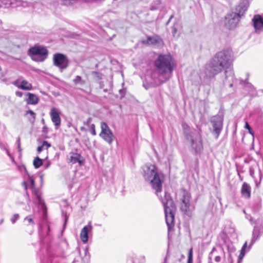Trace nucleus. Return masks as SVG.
<instances>
[{
    "instance_id": "obj_1",
    "label": "nucleus",
    "mask_w": 263,
    "mask_h": 263,
    "mask_svg": "<svg viewBox=\"0 0 263 263\" xmlns=\"http://www.w3.org/2000/svg\"><path fill=\"white\" fill-rule=\"evenodd\" d=\"M231 63V57L230 52L223 50L217 52L205 66L204 69L205 78H213L215 76L225 70L226 78L228 77V73L234 78L232 70H227Z\"/></svg>"
},
{
    "instance_id": "obj_2",
    "label": "nucleus",
    "mask_w": 263,
    "mask_h": 263,
    "mask_svg": "<svg viewBox=\"0 0 263 263\" xmlns=\"http://www.w3.org/2000/svg\"><path fill=\"white\" fill-rule=\"evenodd\" d=\"M142 170V175L145 180L149 182L156 195L158 197L161 196L159 194L162 191V184L164 182L163 174L158 172L155 165L150 163L143 165Z\"/></svg>"
},
{
    "instance_id": "obj_3",
    "label": "nucleus",
    "mask_w": 263,
    "mask_h": 263,
    "mask_svg": "<svg viewBox=\"0 0 263 263\" xmlns=\"http://www.w3.org/2000/svg\"><path fill=\"white\" fill-rule=\"evenodd\" d=\"M155 65L160 76H164L163 82L169 80L175 66L173 58L170 54H160L155 61Z\"/></svg>"
},
{
    "instance_id": "obj_4",
    "label": "nucleus",
    "mask_w": 263,
    "mask_h": 263,
    "mask_svg": "<svg viewBox=\"0 0 263 263\" xmlns=\"http://www.w3.org/2000/svg\"><path fill=\"white\" fill-rule=\"evenodd\" d=\"M158 197L164 207L166 223L169 231L174 226V213L176 206L169 193L165 192L163 196Z\"/></svg>"
},
{
    "instance_id": "obj_5",
    "label": "nucleus",
    "mask_w": 263,
    "mask_h": 263,
    "mask_svg": "<svg viewBox=\"0 0 263 263\" xmlns=\"http://www.w3.org/2000/svg\"><path fill=\"white\" fill-rule=\"evenodd\" d=\"M183 134L188 141H191L192 151L196 154H200L203 150L202 140L201 136L191 128L187 124L183 123L182 124Z\"/></svg>"
},
{
    "instance_id": "obj_6",
    "label": "nucleus",
    "mask_w": 263,
    "mask_h": 263,
    "mask_svg": "<svg viewBox=\"0 0 263 263\" xmlns=\"http://www.w3.org/2000/svg\"><path fill=\"white\" fill-rule=\"evenodd\" d=\"M29 53L33 60L43 62L47 57L48 50L44 47H34L29 49Z\"/></svg>"
},
{
    "instance_id": "obj_7",
    "label": "nucleus",
    "mask_w": 263,
    "mask_h": 263,
    "mask_svg": "<svg viewBox=\"0 0 263 263\" xmlns=\"http://www.w3.org/2000/svg\"><path fill=\"white\" fill-rule=\"evenodd\" d=\"M191 198L190 194L184 191L180 199V209L182 212L186 215H189L190 212L194 209V205L191 203Z\"/></svg>"
},
{
    "instance_id": "obj_8",
    "label": "nucleus",
    "mask_w": 263,
    "mask_h": 263,
    "mask_svg": "<svg viewBox=\"0 0 263 263\" xmlns=\"http://www.w3.org/2000/svg\"><path fill=\"white\" fill-rule=\"evenodd\" d=\"M25 173L28 176V186L32 189V194L35 197L36 202L43 209L45 207V203L43 200L39 191L35 188L34 179L32 176L29 174L25 168Z\"/></svg>"
},
{
    "instance_id": "obj_9",
    "label": "nucleus",
    "mask_w": 263,
    "mask_h": 263,
    "mask_svg": "<svg viewBox=\"0 0 263 263\" xmlns=\"http://www.w3.org/2000/svg\"><path fill=\"white\" fill-rule=\"evenodd\" d=\"M223 118L219 115L213 116L210 120L213 127V134L218 138L223 127Z\"/></svg>"
},
{
    "instance_id": "obj_10",
    "label": "nucleus",
    "mask_w": 263,
    "mask_h": 263,
    "mask_svg": "<svg viewBox=\"0 0 263 263\" xmlns=\"http://www.w3.org/2000/svg\"><path fill=\"white\" fill-rule=\"evenodd\" d=\"M101 131L99 136L107 143L111 144L114 141V136L109 126L105 122H102L101 123Z\"/></svg>"
},
{
    "instance_id": "obj_11",
    "label": "nucleus",
    "mask_w": 263,
    "mask_h": 263,
    "mask_svg": "<svg viewBox=\"0 0 263 263\" xmlns=\"http://www.w3.org/2000/svg\"><path fill=\"white\" fill-rule=\"evenodd\" d=\"M53 62L54 65L58 67L61 71L66 69L69 65V61L67 57L62 53L54 54Z\"/></svg>"
},
{
    "instance_id": "obj_12",
    "label": "nucleus",
    "mask_w": 263,
    "mask_h": 263,
    "mask_svg": "<svg viewBox=\"0 0 263 263\" xmlns=\"http://www.w3.org/2000/svg\"><path fill=\"white\" fill-rule=\"evenodd\" d=\"M239 18L236 13L230 12L225 16L224 25L228 29H233L236 27Z\"/></svg>"
},
{
    "instance_id": "obj_13",
    "label": "nucleus",
    "mask_w": 263,
    "mask_h": 263,
    "mask_svg": "<svg viewBox=\"0 0 263 263\" xmlns=\"http://www.w3.org/2000/svg\"><path fill=\"white\" fill-rule=\"evenodd\" d=\"M49 114L52 122L55 125V128L58 129L61 124V119L60 117L59 112L55 107H52Z\"/></svg>"
},
{
    "instance_id": "obj_14",
    "label": "nucleus",
    "mask_w": 263,
    "mask_h": 263,
    "mask_svg": "<svg viewBox=\"0 0 263 263\" xmlns=\"http://www.w3.org/2000/svg\"><path fill=\"white\" fill-rule=\"evenodd\" d=\"M252 21L256 32L259 33L263 31V18L260 15H255Z\"/></svg>"
},
{
    "instance_id": "obj_15",
    "label": "nucleus",
    "mask_w": 263,
    "mask_h": 263,
    "mask_svg": "<svg viewBox=\"0 0 263 263\" xmlns=\"http://www.w3.org/2000/svg\"><path fill=\"white\" fill-rule=\"evenodd\" d=\"M21 79L16 80L12 82V84L19 89L24 90H30L32 89V85L27 80H23L20 81Z\"/></svg>"
},
{
    "instance_id": "obj_16",
    "label": "nucleus",
    "mask_w": 263,
    "mask_h": 263,
    "mask_svg": "<svg viewBox=\"0 0 263 263\" xmlns=\"http://www.w3.org/2000/svg\"><path fill=\"white\" fill-rule=\"evenodd\" d=\"M92 230V226L91 224L85 226L82 229L80 233V238L83 242L86 243L87 242L88 233L91 232Z\"/></svg>"
},
{
    "instance_id": "obj_17",
    "label": "nucleus",
    "mask_w": 263,
    "mask_h": 263,
    "mask_svg": "<svg viewBox=\"0 0 263 263\" xmlns=\"http://www.w3.org/2000/svg\"><path fill=\"white\" fill-rule=\"evenodd\" d=\"M241 194L242 197L249 199L251 197V187L246 182H243L241 188Z\"/></svg>"
},
{
    "instance_id": "obj_18",
    "label": "nucleus",
    "mask_w": 263,
    "mask_h": 263,
    "mask_svg": "<svg viewBox=\"0 0 263 263\" xmlns=\"http://www.w3.org/2000/svg\"><path fill=\"white\" fill-rule=\"evenodd\" d=\"M248 8V3L246 2H243L240 3L236 7V12H233L236 13L238 14V17L240 18L241 16L245 14L246 11L247 10Z\"/></svg>"
},
{
    "instance_id": "obj_19",
    "label": "nucleus",
    "mask_w": 263,
    "mask_h": 263,
    "mask_svg": "<svg viewBox=\"0 0 263 263\" xmlns=\"http://www.w3.org/2000/svg\"><path fill=\"white\" fill-rule=\"evenodd\" d=\"M26 96L27 98L25 99V101L27 104L36 105L39 103V98L37 95L30 92H28L26 93Z\"/></svg>"
},
{
    "instance_id": "obj_20",
    "label": "nucleus",
    "mask_w": 263,
    "mask_h": 263,
    "mask_svg": "<svg viewBox=\"0 0 263 263\" xmlns=\"http://www.w3.org/2000/svg\"><path fill=\"white\" fill-rule=\"evenodd\" d=\"M260 236V232L259 231L256 229V227H254V228L252 232V236L251 240V242L249 247V250L251 248V247L253 245L255 242L258 239Z\"/></svg>"
},
{
    "instance_id": "obj_21",
    "label": "nucleus",
    "mask_w": 263,
    "mask_h": 263,
    "mask_svg": "<svg viewBox=\"0 0 263 263\" xmlns=\"http://www.w3.org/2000/svg\"><path fill=\"white\" fill-rule=\"evenodd\" d=\"M147 43L149 44L159 45L162 44V40L159 36H152L147 38Z\"/></svg>"
},
{
    "instance_id": "obj_22",
    "label": "nucleus",
    "mask_w": 263,
    "mask_h": 263,
    "mask_svg": "<svg viewBox=\"0 0 263 263\" xmlns=\"http://www.w3.org/2000/svg\"><path fill=\"white\" fill-rule=\"evenodd\" d=\"M26 116H27L29 122L33 124L36 117L35 113L31 110H29L26 111Z\"/></svg>"
},
{
    "instance_id": "obj_23",
    "label": "nucleus",
    "mask_w": 263,
    "mask_h": 263,
    "mask_svg": "<svg viewBox=\"0 0 263 263\" xmlns=\"http://www.w3.org/2000/svg\"><path fill=\"white\" fill-rule=\"evenodd\" d=\"M224 233L228 235L232 236L235 234V230L234 227L231 224L226 226L224 230Z\"/></svg>"
},
{
    "instance_id": "obj_24",
    "label": "nucleus",
    "mask_w": 263,
    "mask_h": 263,
    "mask_svg": "<svg viewBox=\"0 0 263 263\" xmlns=\"http://www.w3.org/2000/svg\"><path fill=\"white\" fill-rule=\"evenodd\" d=\"M80 155L78 154H72V155L70 156V162H71L72 163L79 162L80 164H81L82 161L80 160Z\"/></svg>"
},
{
    "instance_id": "obj_25",
    "label": "nucleus",
    "mask_w": 263,
    "mask_h": 263,
    "mask_svg": "<svg viewBox=\"0 0 263 263\" xmlns=\"http://www.w3.org/2000/svg\"><path fill=\"white\" fill-rule=\"evenodd\" d=\"M50 144L46 141H44L42 144L38 146L37 151L39 153H40L46 147V149H48V147H50Z\"/></svg>"
},
{
    "instance_id": "obj_26",
    "label": "nucleus",
    "mask_w": 263,
    "mask_h": 263,
    "mask_svg": "<svg viewBox=\"0 0 263 263\" xmlns=\"http://www.w3.org/2000/svg\"><path fill=\"white\" fill-rule=\"evenodd\" d=\"M73 82L75 85L80 84L83 85L85 83V81L82 80V77L79 76H77L73 80Z\"/></svg>"
},
{
    "instance_id": "obj_27",
    "label": "nucleus",
    "mask_w": 263,
    "mask_h": 263,
    "mask_svg": "<svg viewBox=\"0 0 263 263\" xmlns=\"http://www.w3.org/2000/svg\"><path fill=\"white\" fill-rule=\"evenodd\" d=\"M43 164L42 160L39 157H36L33 160V165L35 168H39Z\"/></svg>"
},
{
    "instance_id": "obj_28",
    "label": "nucleus",
    "mask_w": 263,
    "mask_h": 263,
    "mask_svg": "<svg viewBox=\"0 0 263 263\" xmlns=\"http://www.w3.org/2000/svg\"><path fill=\"white\" fill-rule=\"evenodd\" d=\"M77 0H59V2L62 5L69 6L75 3Z\"/></svg>"
},
{
    "instance_id": "obj_29",
    "label": "nucleus",
    "mask_w": 263,
    "mask_h": 263,
    "mask_svg": "<svg viewBox=\"0 0 263 263\" xmlns=\"http://www.w3.org/2000/svg\"><path fill=\"white\" fill-rule=\"evenodd\" d=\"M187 263H193V248L189 250Z\"/></svg>"
},
{
    "instance_id": "obj_30",
    "label": "nucleus",
    "mask_w": 263,
    "mask_h": 263,
    "mask_svg": "<svg viewBox=\"0 0 263 263\" xmlns=\"http://www.w3.org/2000/svg\"><path fill=\"white\" fill-rule=\"evenodd\" d=\"M247 247V242L246 241L244 243V245H243V246L241 248V252H240V255L239 256V258L243 257V256H245V250Z\"/></svg>"
},
{
    "instance_id": "obj_31",
    "label": "nucleus",
    "mask_w": 263,
    "mask_h": 263,
    "mask_svg": "<svg viewBox=\"0 0 263 263\" xmlns=\"http://www.w3.org/2000/svg\"><path fill=\"white\" fill-rule=\"evenodd\" d=\"M92 74L97 79V80H99L102 79V74L97 71H92Z\"/></svg>"
},
{
    "instance_id": "obj_32",
    "label": "nucleus",
    "mask_w": 263,
    "mask_h": 263,
    "mask_svg": "<svg viewBox=\"0 0 263 263\" xmlns=\"http://www.w3.org/2000/svg\"><path fill=\"white\" fill-rule=\"evenodd\" d=\"M89 128V130L91 133V134L93 135V136H95L96 135V130H95V125L94 124H92L91 125H90L89 127H88Z\"/></svg>"
},
{
    "instance_id": "obj_33",
    "label": "nucleus",
    "mask_w": 263,
    "mask_h": 263,
    "mask_svg": "<svg viewBox=\"0 0 263 263\" xmlns=\"http://www.w3.org/2000/svg\"><path fill=\"white\" fill-rule=\"evenodd\" d=\"M20 218V215L18 214H14L11 218V222L14 224L17 221V220Z\"/></svg>"
},
{
    "instance_id": "obj_34",
    "label": "nucleus",
    "mask_w": 263,
    "mask_h": 263,
    "mask_svg": "<svg viewBox=\"0 0 263 263\" xmlns=\"http://www.w3.org/2000/svg\"><path fill=\"white\" fill-rule=\"evenodd\" d=\"M243 213L246 214V218L250 221L251 224L254 223V221L253 218L251 217L250 215L247 214L246 213L245 210H243Z\"/></svg>"
},
{
    "instance_id": "obj_35",
    "label": "nucleus",
    "mask_w": 263,
    "mask_h": 263,
    "mask_svg": "<svg viewBox=\"0 0 263 263\" xmlns=\"http://www.w3.org/2000/svg\"><path fill=\"white\" fill-rule=\"evenodd\" d=\"M24 220L25 221H27L28 223H32L33 224L34 223V222H33V219L32 218V217L30 216H27L26 217L25 219H24Z\"/></svg>"
},
{
    "instance_id": "obj_36",
    "label": "nucleus",
    "mask_w": 263,
    "mask_h": 263,
    "mask_svg": "<svg viewBox=\"0 0 263 263\" xmlns=\"http://www.w3.org/2000/svg\"><path fill=\"white\" fill-rule=\"evenodd\" d=\"M245 128L247 129H248L249 133L253 135V133L252 132V128H251L250 126L249 125L248 123L247 122H246L245 124Z\"/></svg>"
},
{
    "instance_id": "obj_37",
    "label": "nucleus",
    "mask_w": 263,
    "mask_h": 263,
    "mask_svg": "<svg viewBox=\"0 0 263 263\" xmlns=\"http://www.w3.org/2000/svg\"><path fill=\"white\" fill-rule=\"evenodd\" d=\"M92 121V118L89 117L88 118L87 120L84 122V124L87 125L88 127H89L90 125H91V122Z\"/></svg>"
},
{
    "instance_id": "obj_38",
    "label": "nucleus",
    "mask_w": 263,
    "mask_h": 263,
    "mask_svg": "<svg viewBox=\"0 0 263 263\" xmlns=\"http://www.w3.org/2000/svg\"><path fill=\"white\" fill-rule=\"evenodd\" d=\"M177 29L175 27V26L174 25L173 27H172V31L173 36H175V35L177 33Z\"/></svg>"
},
{
    "instance_id": "obj_39",
    "label": "nucleus",
    "mask_w": 263,
    "mask_h": 263,
    "mask_svg": "<svg viewBox=\"0 0 263 263\" xmlns=\"http://www.w3.org/2000/svg\"><path fill=\"white\" fill-rule=\"evenodd\" d=\"M216 251V249H215V248H213V249H212V251L211 252V253H210V254H209V258H210V259H212V258L213 257V254L215 252V251Z\"/></svg>"
},
{
    "instance_id": "obj_40",
    "label": "nucleus",
    "mask_w": 263,
    "mask_h": 263,
    "mask_svg": "<svg viewBox=\"0 0 263 263\" xmlns=\"http://www.w3.org/2000/svg\"><path fill=\"white\" fill-rule=\"evenodd\" d=\"M221 258L220 256L219 255H216L215 257V258H214V260L216 262H220L221 261Z\"/></svg>"
},
{
    "instance_id": "obj_41",
    "label": "nucleus",
    "mask_w": 263,
    "mask_h": 263,
    "mask_svg": "<svg viewBox=\"0 0 263 263\" xmlns=\"http://www.w3.org/2000/svg\"><path fill=\"white\" fill-rule=\"evenodd\" d=\"M6 0H0V7H3L4 5L7 4V3L5 2Z\"/></svg>"
},
{
    "instance_id": "obj_42",
    "label": "nucleus",
    "mask_w": 263,
    "mask_h": 263,
    "mask_svg": "<svg viewBox=\"0 0 263 263\" xmlns=\"http://www.w3.org/2000/svg\"><path fill=\"white\" fill-rule=\"evenodd\" d=\"M5 74V73L4 71H3L1 67L0 66V79L4 77Z\"/></svg>"
},
{
    "instance_id": "obj_43",
    "label": "nucleus",
    "mask_w": 263,
    "mask_h": 263,
    "mask_svg": "<svg viewBox=\"0 0 263 263\" xmlns=\"http://www.w3.org/2000/svg\"><path fill=\"white\" fill-rule=\"evenodd\" d=\"M15 95L17 97H22L23 96V92L21 91H17L15 92Z\"/></svg>"
},
{
    "instance_id": "obj_44",
    "label": "nucleus",
    "mask_w": 263,
    "mask_h": 263,
    "mask_svg": "<svg viewBox=\"0 0 263 263\" xmlns=\"http://www.w3.org/2000/svg\"><path fill=\"white\" fill-rule=\"evenodd\" d=\"M22 185L24 187L25 190H27L28 184L26 182H25V181L23 182L22 183Z\"/></svg>"
},
{
    "instance_id": "obj_45",
    "label": "nucleus",
    "mask_w": 263,
    "mask_h": 263,
    "mask_svg": "<svg viewBox=\"0 0 263 263\" xmlns=\"http://www.w3.org/2000/svg\"><path fill=\"white\" fill-rule=\"evenodd\" d=\"M246 86L248 87L249 89H252L253 87V86L250 83H246Z\"/></svg>"
},
{
    "instance_id": "obj_46",
    "label": "nucleus",
    "mask_w": 263,
    "mask_h": 263,
    "mask_svg": "<svg viewBox=\"0 0 263 263\" xmlns=\"http://www.w3.org/2000/svg\"><path fill=\"white\" fill-rule=\"evenodd\" d=\"M21 138L20 137H18L17 139V145H21Z\"/></svg>"
},
{
    "instance_id": "obj_47",
    "label": "nucleus",
    "mask_w": 263,
    "mask_h": 263,
    "mask_svg": "<svg viewBox=\"0 0 263 263\" xmlns=\"http://www.w3.org/2000/svg\"><path fill=\"white\" fill-rule=\"evenodd\" d=\"M237 80L235 79L234 81H233V83H231L230 84V87H232L233 86V83H236L237 82Z\"/></svg>"
},
{
    "instance_id": "obj_48",
    "label": "nucleus",
    "mask_w": 263,
    "mask_h": 263,
    "mask_svg": "<svg viewBox=\"0 0 263 263\" xmlns=\"http://www.w3.org/2000/svg\"><path fill=\"white\" fill-rule=\"evenodd\" d=\"M174 17L173 15H171L169 18V20H168L167 22L166 23V25H168V23L170 22V21H171V20L172 19V18Z\"/></svg>"
},
{
    "instance_id": "obj_49",
    "label": "nucleus",
    "mask_w": 263,
    "mask_h": 263,
    "mask_svg": "<svg viewBox=\"0 0 263 263\" xmlns=\"http://www.w3.org/2000/svg\"><path fill=\"white\" fill-rule=\"evenodd\" d=\"M17 147H18V151L20 152H21L22 151V149L21 148V145H17Z\"/></svg>"
},
{
    "instance_id": "obj_50",
    "label": "nucleus",
    "mask_w": 263,
    "mask_h": 263,
    "mask_svg": "<svg viewBox=\"0 0 263 263\" xmlns=\"http://www.w3.org/2000/svg\"><path fill=\"white\" fill-rule=\"evenodd\" d=\"M156 2L158 4H161V1L160 0H158V1H156Z\"/></svg>"
},
{
    "instance_id": "obj_51",
    "label": "nucleus",
    "mask_w": 263,
    "mask_h": 263,
    "mask_svg": "<svg viewBox=\"0 0 263 263\" xmlns=\"http://www.w3.org/2000/svg\"><path fill=\"white\" fill-rule=\"evenodd\" d=\"M6 153H7V155H8L9 156H10V154H9V151H8L7 149H6Z\"/></svg>"
},
{
    "instance_id": "obj_52",
    "label": "nucleus",
    "mask_w": 263,
    "mask_h": 263,
    "mask_svg": "<svg viewBox=\"0 0 263 263\" xmlns=\"http://www.w3.org/2000/svg\"><path fill=\"white\" fill-rule=\"evenodd\" d=\"M246 83V82L244 81H240V84H243V83Z\"/></svg>"
},
{
    "instance_id": "obj_53",
    "label": "nucleus",
    "mask_w": 263,
    "mask_h": 263,
    "mask_svg": "<svg viewBox=\"0 0 263 263\" xmlns=\"http://www.w3.org/2000/svg\"><path fill=\"white\" fill-rule=\"evenodd\" d=\"M3 221H4V219H1L0 221V224H2L3 222Z\"/></svg>"
},
{
    "instance_id": "obj_54",
    "label": "nucleus",
    "mask_w": 263,
    "mask_h": 263,
    "mask_svg": "<svg viewBox=\"0 0 263 263\" xmlns=\"http://www.w3.org/2000/svg\"><path fill=\"white\" fill-rule=\"evenodd\" d=\"M26 195H27V196L28 197L29 196V194H28V192H26Z\"/></svg>"
},
{
    "instance_id": "obj_55",
    "label": "nucleus",
    "mask_w": 263,
    "mask_h": 263,
    "mask_svg": "<svg viewBox=\"0 0 263 263\" xmlns=\"http://www.w3.org/2000/svg\"><path fill=\"white\" fill-rule=\"evenodd\" d=\"M49 164H47V165H46V168H47V167L49 166Z\"/></svg>"
},
{
    "instance_id": "obj_56",
    "label": "nucleus",
    "mask_w": 263,
    "mask_h": 263,
    "mask_svg": "<svg viewBox=\"0 0 263 263\" xmlns=\"http://www.w3.org/2000/svg\"><path fill=\"white\" fill-rule=\"evenodd\" d=\"M48 231H49V230H50V228H49V226H48Z\"/></svg>"
},
{
    "instance_id": "obj_57",
    "label": "nucleus",
    "mask_w": 263,
    "mask_h": 263,
    "mask_svg": "<svg viewBox=\"0 0 263 263\" xmlns=\"http://www.w3.org/2000/svg\"><path fill=\"white\" fill-rule=\"evenodd\" d=\"M182 258H184V256L183 255H182Z\"/></svg>"
},
{
    "instance_id": "obj_58",
    "label": "nucleus",
    "mask_w": 263,
    "mask_h": 263,
    "mask_svg": "<svg viewBox=\"0 0 263 263\" xmlns=\"http://www.w3.org/2000/svg\"><path fill=\"white\" fill-rule=\"evenodd\" d=\"M164 263H166V260H165V261L164 262Z\"/></svg>"
}]
</instances>
